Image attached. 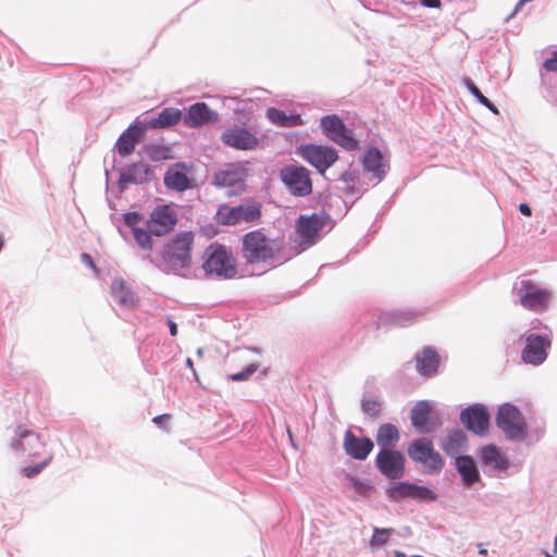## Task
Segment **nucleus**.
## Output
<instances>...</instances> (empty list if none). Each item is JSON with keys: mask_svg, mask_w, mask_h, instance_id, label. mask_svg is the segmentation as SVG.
I'll return each mask as SVG.
<instances>
[{"mask_svg": "<svg viewBox=\"0 0 557 557\" xmlns=\"http://www.w3.org/2000/svg\"><path fill=\"white\" fill-rule=\"evenodd\" d=\"M496 424L509 440L521 441L527 436L528 428L524 417L517 407L510 404L499 407Z\"/></svg>", "mask_w": 557, "mask_h": 557, "instance_id": "nucleus-4", "label": "nucleus"}, {"mask_svg": "<svg viewBox=\"0 0 557 557\" xmlns=\"http://www.w3.org/2000/svg\"><path fill=\"white\" fill-rule=\"evenodd\" d=\"M552 346V339L548 335H537L534 333L525 337V344L521 351V359L527 364L540 366L547 358V350Z\"/></svg>", "mask_w": 557, "mask_h": 557, "instance_id": "nucleus-12", "label": "nucleus"}, {"mask_svg": "<svg viewBox=\"0 0 557 557\" xmlns=\"http://www.w3.org/2000/svg\"><path fill=\"white\" fill-rule=\"evenodd\" d=\"M482 461L485 466L494 469L504 470L508 467V461L495 446H485L481 451Z\"/></svg>", "mask_w": 557, "mask_h": 557, "instance_id": "nucleus-32", "label": "nucleus"}, {"mask_svg": "<svg viewBox=\"0 0 557 557\" xmlns=\"http://www.w3.org/2000/svg\"><path fill=\"white\" fill-rule=\"evenodd\" d=\"M145 152L152 161H165L174 158L171 147L163 144L146 145Z\"/></svg>", "mask_w": 557, "mask_h": 557, "instance_id": "nucleus-34", "label": "nucleus"}, {"mask_svg": "<svg viewBox=\"0 0 557 557\" xmlns=\"http://www.w3.org/2000/svg\"><path fill=\"white\" fill-rule=\"evenodd\" d=\"M545 557H553V556H552L550 554H548V553H547V554L545 555Z\"/></svg>", "mask_w": 557, "mask_h": 557, "instance_id": "nucleus-54", "label": "nucleus"}, {"mask_svg": "<svg viewBox=\"0 0 557 557\" xmlns=\"http://www.w3.org/2000/svg\"><path fill=\"white\" fill-rule=\"evenodd\" d=\"M222 143L237 150H253L259 145V139L248 129L243 127H232L225 129L221 135Z\"/></svg>", "mask_w": 557, "mask_h": 557, "instance_id": "nucleus-15", "label": "nucleus"}, {"mask_svg": "<svg viewBox=\"0 0 557 557\" xmlns=\"http://www.w3.org/2000/svg\"><path fill=\"white\" fill-rule=\"evenodd\" d=\"M474 97L478 99V101L481 104L488 108L491 111L497 113L496 107L481 92L480 89H479V92L476 95H474Z\"/></svg>", "mask_w": 557, "mask_h": 557, "instance_id": "nucleus-43", "label": "nucleus"}, {"mask_svg": "<svg viewBox=\"0 0 557 557\" xmlns=\"http://www.w3.org/2000/svg\"><path fill=\"white\" fill-rule=\"evenodd\" d=\"M519 211L525 216H531L532 214L531 207L528 203H520Z\"/></svg>", "mask_w": 557, "mask_h": 557, "instance_id": "nucleus-49", "label": "nucleus"}, {"mask_svg": "<svg viewBox=\"0 0 557 557\" xmlns=\"http://www.w3.org/2000/svg\"><path fill=\"white\" fill-rule=\"evenodd\" d=\"M186 364L193 372H195L194 362L190 358L187 359Z\"/></svg>", "mask_w": 557, "mask_h": 557, "instance_id": "nucleus-51", "label": "nucleus"}, {"mask_svg": "<svg viewBox=\"0 0 557 557\" xmlns=\"http://www.w3.org/2000/svg\"><path fill=\"white\" fill-rule=\"evenodd\" d=\"M168 325L170 329V334L172 336H176L177 335V325L171 318L168 319Z\"/></svg>", "mask_w": 557, "mask_h": 557, "instance_id": "nucleus-50", "label": "nucleus"}, {"mask_svg": "<svg viewBox=\"0 0 557 557\" xmlns=\"http://www.w3.org/2000/svg\"><path fill=\"white\" fill-rule=\"evenodd\" d=\"M375 438L381 449H394L400 438L399 430L392 423H384L377 429Z\"/></svg>", "mask_w": 557, "mask_h": 557, "instance_id": "nucleus-27", "label": "nucleus"}, {"mask_svg": "<svg viewBox=\"0 0 557 557\" xmlns=\"http://www.w3.org/2000/svg\"><path fill=\"white\" fill-rule=\"evenodd\" d=\"M261 216L259 205L220 206L215 220L221 225H235L240 222H256Z\"/></svg>", "mask_w": 557, "mask_h": 557, "instance_id": "nucleus-7", "label": "nucleus"}, {"mask_svg": "<svg viewBox=\"0 0 557 557\" xmlns=\"http://www.w3.org/2000/svg\"><path fill=\"white\" fill-rule=\"evenodd\" d=\"M467 443V437L463 431L453 430L442 442L443 450L451 457H459L458 455L462 450Z\"/></svg>", "mask_w": 557, "mask_h": 557, "instance_id": "nucleus-28", "label": "nucleus"}, {"mask_svg": "<svg viewBox=\"0 0 557 557\" xmlns=\"http://www.w3.org/2000/svg\"><path fill=\"white\" fill-rule=\"evenodd\" d=\"M382 154L379 149L371 148L367 151L363 159V166L368 172H371L374 177L381 180L385 174L384 164L382 162Z\"/></svg>", "mask_w": 557, "mask_h": 557, "instance_id": "nucleus-31", "label": "nucleus"}, {"mask_svg": "<svg viewBox=\"0 0 557 557\" xmlns=\"http://www.w3.org/2000/svg\"><path fill=\"white\" fill-rule=\"evenodd\" d=\"M543 66L548 72H557V53H555L553 58L547 59Z\"/></svg>", "mask_w": 557, "mask_h": 557, "instance_id": "nucleus-44", "label": "nucleus"}, {"mask_svg": "<svg viewBox=\"0 0 557 557\" xmlns=\"http://www.w3.org/2000/svg\"><path fill=\"white\" fill-rule=\"evenodd\" d=\"M407 453L414 462L423 465L429 473H438L444 467L443 458L429 438L414 440L408 446Z\"/></svg>", "mask_w": 557, "mask_h": 557, "instance_id": "nucleus-5", "label": "nucleus"}, {"mask_svg": "<svg viewBox=\"0 0 557 557\" xmlns=\"http://www.w3.org/2000/svg\"><path fill=\"white\" fill-rule=\"evenodd\" d=\"M396 557H405V554L396 552Z\"/></svg>", "mask_w": 557, "mask_h": 557, "instance_id": "nucleus-53", "label": "nucleus"}, {"mask_svg": "<svg viewBox=\"0 0 557 557\" xmlns=\"http://www.w3.org/2000/svg\"><path fill=\"white\" fill-rule=\"evenodd\" d=\"M147 129L144 122H135L129 125L127 129L120 135L115 144L117 153L121 157H127L133 153L136 145L143 140Z\"/></svg>", "mask_w": 557, "mask_h": 557, "instance_id": "nucleus-18", "label": "nucleus"}, {"mask_svg": "<svg viewBox=\"0 0 557 557\" xmlns=\"http://www.w3.org/2000/svg\"><path fill=\"white\" fill-rule=\"evenodd\" d=\"M15 436L16 438L11 444V447L15 450L28 453L29 456L36 457L40 455V449L45 448V443L39 435L24 426H17Z\"/></svg>", "mask_w": 557, "mask_h": 557, "instance_id": "nucleus-19", "label": "nucleus"}, {"mask_svg": "<svg viewBox=\"0 0 557 557\" xmlns=\"http://www.w3.org/2000/svg\"><path fill=\"white\" fill-rule=\"evenodd\" d=\"M81 260L86 265H88V267L92 268L94 270H96V265H95L94 260H92L90 255H88L86 252L82 253L81 255Z\"/></svg>", "mask_w": 557, "mask_h": 557, "instance_id": "nucleus-48", "label": "nucleus"}, {"mask_svg": "<svg viewBox=\"0 0 557 557\" xmlns=\"http://www.w3.org/2000/svg\"><path fill=\"white\" fill-rule=\"evenodd\" d=\"M152 176L151 168L144 162H136L127 165L121 171L119 184L121 187L129 184H144Z\"/></svg>", "mask_w": 557, "mask_h": 557, "instance_id": "nucleus-21", "label": "nucleus"}, {"mask_svg": "<svg viewBox=\"0 0 557 557\" xmlns=\"http://www.w3.org/2000/svg\"><path fill=\"white\" fill-rule=\"evenodd\" d=\"M406 458L396 449H381L375 457V466L379 471L391 480L404 476Z\"/></svg>", "mask_w": 557, "mask_h": 557, "instance_id": "nucleus-13", "label": "nucleus"}, {"mask_svg": "<svg viewBox=\"0 0 557 557\" xmlns=\"http://www.w3.org/2000/svg\"><path fill=\"white\" fill-rule=\"evenodd\" d=\"M361 407L363 412L371 418L379 417L381 413V403L375 398H364Z\"/></svg>", "mask_w": 557, "mask_h": 557, "instance_id": "nucleus-38", "label": "nucleus"}, {"mask_svg": "<svg viewBox=\"0 0 557 557\" xmlns=\"http://www.w3.org/2000/svg\"><path fill=\"white\" fill-rule=\"evenodd\" d=\"M320 126L323 134L330 140L344 149L352 151L358 148V141L352 137L351 132L346 128L343 120L338 115L331 114L323 116Z\"/></svg>", "mask_w": 557, "mask_h": 557, "instance_id": "nucleus-6", "label": "nucleus"}, {"mask_svg": "<svg viewBox=\"0 0 557 557\" xmlns=\"http://www.w3.org/2000/svg\"><path fill=\"white\" fill-rule=\"evenodd\" d=\"M52 460V455L49 454L40 463L23 468V474L26 478H34L38 475Z\"/></svg>", "mask_w": 557, "mask_h": 557, "instance_id": "nucleus-39", "label": "nucleus"}, {"mask_svg": "<svg viewBox=\"0 0 557 557\" xmlns=\"http://www.w3.org/2000/svg\"><path fill=\"white\" fill-rule=\"evenodd\" d=\"M301 157L313 165L321 174L331 168L338 159L332 147L307 144L300 147Z\"/></svg>", "mask_w": 557, "mask_h": 557, "instance_id": "nucleus-11", "label": "nucleus"}, {"mask_svg": "<svg viewBox=\"0 0 557 557\" xmlns=\"http://www.w3.org/2000/svg\"><path fill=\"white\" fill-rule=\"evenodd\" d=\"M267 116L273 124L282 127H293L304 124L300 114H286L284 111L275 108L268 109Z\"/></svg>", "mask_w": 557, "mask_h": 557, "instance_id": "nucleus-30", "label": "nucleus"}, {"mask_svg": "<svg viewBox=\"0 0 557 557\" xmlns=\"http://www.w3.org/2000/svg\"><path fill=\"white\" fill-rule=\"evenodd\" d=\"M195 235L193 232L184 231L177 233L164 245L162 259L173 270L187 269L191 264Z\"/></svg>", "mask_w": 557, "mask_h": 557, "instance_id": "nucleus-3", "label": "nucleus"}, {"mask_svg": "<svg viewBox=\"0 0 557 557\" xmlns=\"http://www.w3.org/2000/svg\"><path fill=\"white\" fill-rule=\"evenodd\" d=\"M456 468L461 475L462 482L467 486H471L480 481V473L473 461L469 456H459L455 460Z\"/></svg>", "mask_w": 557, "mask_h": 557, "instance_id": "nucleus-25", "label": "nucleus"}, {"mask_svg": "<svg viewBox=\"0 0 557 557\" xmlns=\"http://www.w3.org/2000/svg\"><path fill=\"white\" fill-rule=\"evenodd\" d=\"M183 119L182 111L177 108L163 109L158 117L147 121L145 124L147 128H169L176 125Z\"/></svg>", "mask_w": 557, "mask_h": 557, "instance_id": "nucleus-24", "label": "nucleus"}, {"mask_svg": "<svg viewBox=\"0 0 557 557\" xmlns=\"http://www.w3.org/2000/svg\"><path fill=\"white\" fill-rule=\"evenodd\" d=\"M242 258L247 264H272L284 259V245L261 230L246 233L242 238Z\"/></svg>", "mask_w": 557, "mask_h": 557, "instance_id": "nucleus-1", "label": "nucleus"}, {"mask_svg": "<svg viewBox=\"0 0 557 557\" xmlns=\"http://www.w3.org/2000/svg\"><path fill=\"white\" fill-rule=\"evenodd\" d=\"M343 447L345 453L356 460H366L372 451L374 444L369 437H358L350 430L344 435Z\"/></svg>", "mask_w": 557, "mask_h": 557, "instance_id": "nucleus-20", "label": "nucleus"}, {"mask_svg": "<svg viewBox=\"0 0 557 557\" xmlns=\"http://www.w3.org/2000/svg\"><path fill=\"white\" fill-rule=\"evenodd\" d=\"M258 364L251 363L247 366L242 372L231 374L228 379L231 381H246L258 370Z\"/></svg>", "mask_w": 557, "mask_h": 557, "instance_id": "nucleus-41", "label": "nucleus"}, {"mask_svg": "<svg viewBox=\"0 0 557 557\" xmlns=\"http://www.w3.org/2000/svg\"><path fill=\"white\" fill-rule=\"evenodd\" d=\"M143 220L138 212H127L124 214V222L129 227H137L136 225Z\"/></svg>", "mask_w": 557, "mask_h": 557, "instance_id": "nucleus-42", "label": "nucleus"}, {"mask_svg": "<svg viewBox=\"0 0 557 557\" xmlns=\"http://www.w3.org/2000/svg\"><path fill=\"white\" fill-rule=\"evenodd\" d=\"M479 553L482 554V555H486L487 554V550L483 547H481V545L479 546Z\"/></svg>", "mask_w": 557, "mask_h": 557, "instance_id": "nucleus-52", "label": "nucleus"}, {"mask_svg": "<svg viewBox=\"0 0 557 557\" xmlns=\"http://www.w3.org/2000/svg\"><path fill=\"white\" fill-rule=\"evenodd\" d=\"M431 408L426 401H419L410 413L411 423L419 430L426 429V422L429 420Z\"/></svg>", "mask_w": 557, "mask_h": 557, "instance_id": "nucleus-33", "label": "nucleus"}, {"mask_svg": "<svg viewBox=\"0 0 557 557\" xmlns=\"http://www.w3.org/2000/svg\"><path fill=\"white\" fill-rule=\"evenodd\" d=\"M202 269L206 274L224 280L234 278L237 274V261L231 249L226 246L213 243L203 253Z\"/></svg>", "mask_w": 557, "mask_h": 557, "instance_id": "nucleus-2", "label": "nucleus"}, {"mask_svg": "<svg viewBox=\"0 0 557 557\" xmlns=\"http://www.w3.org/2000/svg\"><path fill=\"white\" fill-rule=\"evenodd\" d=\"M164 185L177 191H183L191 187V180L186 173V166L176 163L168 169L164 175Z\"/></svg>", "mask_w": 557, "mask_h": 557, "instance_id": "nucleus-22", "label": "nucleus"}, {"mask_svg": "<svg viewBox=\"0 0 557 557\" xmlns=\"http://www.w3.org/2000/svg\"><path fill=\"white\" fill-rule=\"evenodd\" d=\"M520 304L523 308L533 312H543L550 301V293L540 288L530 280L520 283Z\"/></svg>", "mask_w": 557, "mask_h": 557, "instance_id": "nucleus-10", "label": "nucleus"}, {"mask_svg": "<svg viewBox=\"0 0 557 557\" xmlns=\"http://www.w3.org/2000/svg\"><path fill=\"white\" fill-rule=\"evenodd\" d=\"M420 4L426 8L438 9L442 5L441 0H420Z\"/></svg>", "mask_w": 557, "mask_h": 557, "instance_id": "nucleus-47", "label": "nucleus"}, {"mask_svg": "<svg viewBox=\"0 0 557 557\" xmlns=\"http://www.w3.org/2000/svg\"><path fill=\"white\" fill-rule=\"evenodd\" d=\"M326 219L319 213L301 214L295 222V232L300 246L310 247L319 239V234L325 226Z\"/></svg>", "mask_w": 557, "mask_h": 557, "instance_id": "nucleus-9", "label": "nucleus"}, {"mask_svg": "<svg viewBox=\"0 0 557 557\" xmlns=\"http://www.w3.org/2000/svg\"><path fill=\"white\" fill-rule=\"evenodd\" d=\"M111 294L113 299L121 306L132 308L137 304V298L126 283L121 280H114L111 285Z\"/></svg>", "mask_w": 557, "mask_h": 557, "instance_id": "nucleus-26", "label": "nucleus"}, {"mask_svg": "<svg viewBox=\"0 0 557 557\" xmlns=\"http://www.w3.org/2000/svg\"><path fill=\"white\" fill-rule=\"evenodd\" d=\"M243 181V171L235 165H227L225 169L220 170L214 175V183L218 186L231 187Z\"/></svg>", "mask_w": 557, "mask_h": 557, "instance_id": "nucleus-29", "label": "nucleus"}, {"mask_svg": "<svg viewBox=\"0 0 557 557\" xmlns=\"http://www.w3.org/2000/svg\"><path fill=\"white\" fill-rule=\"evenodd\" d=\"M461 422L466 428L478 435L487 432L490 425V416L483 405H473L461 411Z\"/></svg>", "mask_w": 557, "mask_h": 557, "instance_id": "nucleus-16", "label": "nucleus"}, {"mask_svg": "<svg viewBox=\"0 0 557 557\" xmlns=\"http://www.w3.org/2000/svg\"><path fill=\"white\" fill-rule=\"evenodd\" d=\"M280 178L294 196L304 197L312 191L310 173L304 166L287 165L280 171Z\"/></svg>", "mask_w": 557, "mask_h": 557, "instance_id": "nucleus-8", "label": "nucleus"}, {"mask_svg": "<svg viewBox=\"0 0 557 557\" xmlns=\"http://www.w3.org/2000/svg\"><path fill=\"white\" fill-rule=\"evenodd\" d=\"M416 361L417 370L423 376L434 375L440 367V356L430 347H424L417 354Z\"/></svg>", "mask_w": 557, "mask_h": 557, "instance_id": "nucleus-23", "label": "nucleus"}, {"mask_svg": "<svg viewBox=\"0 0 557 557\" xmlns=\"http://www.w3.org/2000/svg\"><path fill=\"white\" fill-rule=\"evenodd\" d=\"M411 498L412 499L434 500L435 494L425 486H419V485L413 484Z\"/></svg>", "mask_w": 557, "mask_h": 557, "instance_id": "nucleus-40", "label": "nucleus"}, {"mask_svg": "<svg viewBox=\"0 0 557 557\" xmlns=\"http://www.w3.org/2000/svg\"><path fill=\"white\" fill-rule=\"evenodd\" d=\"M219 121V113L213 111L207 103L197 102L191 104L186 114L183 115V122L186 126L198 128L203 125L214 124Z\"/></svg>", "mask_w": 557, "mask_h": 557, "instance_id": "nucleus-17", "label": "nucleus"}, {"mask_svg": "<svg viewBox=\"0 0 557 557\" xmlns=\"http://www.w3.org/2000/svg\"><path fill=\"white\" fill-rule=\"evenodd\" d=\"M133 236L137 243V245L145 249V250H151L153 247V242L151 238L152 233L149 232V230H144L140 227H133Z\"/></svg>", "mask_w": 557, "mask_h": 557, "instance_id": "nucleus-36", "label": "nucleus"}, {"mask_svg": "<svg viewBox=\"0 0 557 557\" xmlns=\"http://www.w3.org/2000/svg\"><path fill=\"white\" fill-rule=\"evenodd\" d=\"M177 214L173 208L168 205L157 206L150 213L147 221V227L154 236H164L175 227Z\"/></svg>", "mask_w": 557, "mask_h": 557, "instance_id": "nucleus-14", "label": "nucleus"}, {"mask_svg": "<svg viewBox=\"0 0 557 557\" xmlns=\"http://www.w3.org/2000/svg\"><path fill=\"white\" fill-rule=\"evenodd\" d=\"M395 533V530L392 528L379 529L374 528L373 535L370 540V544L372 547L381 546L387 543L389 536Z\"/></svg>", "mask_w": 557, "mask_h": 557, "instance_id": "nucleus-37", "label": "nucleus"}, {"mask_svg": "<svg viewBox=\"0 0 557 557\" xmlns=\"http://www.w3.org/2000/svg\"><path fill=\"white\" fill-rule=\"evenodd\" d=\"M413 484L408 482H398L387 490V495L392 500H400L412 497Z\"/></svg>", "mask_w": 557, "mask_h": 557, "instance_id": "nucleus-35", "label": "nucleus"}, {"mask_svg": "<svg viewBox=\"0 0 557 557\" xmlns=\"http://www.w3.org/2000/svg\"><path fill=\"white\" fill-rule=\"evenodd\" d=\"M171 414L169 413H164V414H160V416H157L152 419V422L154 424H157L158 426L160 428H164L165 424L171 420Z\"/></svg>", "mask_w": 557, "mask_h": 557, "instance_id": "nucleus-45", "label": "nucleus"}, {"mask_svg": "<svg viewBox=\"0 0 557 557\" xmlns=\"http://www.w3.org/2000/svg\"><path fill=\"white\" fill-rule=\"evenodd\" d=\"M463 83H465L466 87L468 88V90L472 94V96H474L479 92V88L476 87V85L473 83V81L470 77L465 76Z\"/></svg>", "mask_w": 557, "mask_h": 557, "instance_id": "nucleus-46", "label": "nucleus"}]
</instances>
